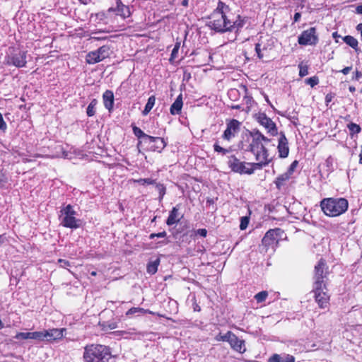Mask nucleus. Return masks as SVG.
<instances>
[{"label":"nucleus","instance_id":"1","mask_svg":"<svg viewBox=\"0 0 362 362\" xmlns=\"http://www.w3.org/2000/svg\"><path fill=\"white\" fill-rule=\"evenodd\" d=\"M252 141L250 144V151L255 156L257 163H253L255 168L261 169L267 165L270 159L266 148V144L270 139L265 137L261 132L257 131L252 134Z\"/></svg>","mask_w":362,"mask_h":362},{"label":"nucleus","instance_id":"2","mask_svg":"<svg viewBox=\"0 0 362 362\" xmlns=\"http://www.w3.org/2000/svg\"><path fill=\"white\" fill-rule=\"evenodd\" d=\"M84 362H115L108 349L100 344L87 345L83 356Z\"/></svg>","mask_w":362,"mask_h":362},{"label":"nucleus","instance_id":"3","mask_svg":"<svg viewBox=\"0 0 362 362\" xmlns=\"http://www.w3.org/2000/svg\"><path fill=\"white\" fill-rule=\"evenodd\" d=\"M320 206L325 215L334 217L347 210L348 202L344 198H326L321 202Z\"/></svg>","mask_w":362,"mask_h":362},{"label":"nucleus","instance_id":"4","mask_svg":"<svg viewBox=\"0 0 362 362\" xmlns=\"http://www.w3.org/2000/svg\"><path fill=\"white\" fill-rule=\"evenodd\" d=\"M76 211L70 204L61 209L59 215L61 224L64 227L69 228H79L80 220L76 218Z\"/></svg>","mask_w":362,"mask_h":362},{"label":"nucleus","instance_id":"5","mask_svg":"<svg viewBox=\"0 0 362 362\" xmlns=\"http://www.w3.org/2000/svg\"><path fill=\"white\" fill-rule=\"evenodd\" d=\"M313 292L315 299L320 308H325L329 304V296L327 292L325 284L319 281H314Z\"/></svg>","mask_w":362,"mask_h":362},{"label":"nucleus","instance_id":"6","mask_svg":"<svg viewBox=\"0 0 362 362\" xmlns=\"http://www.w3.org/2000/svg\"><path fill=\"white\" fill-rule=\"evenodd\" d=\"M228 164L233 172L240 174L251 175L254 173L255 170L257 169L253 166V163L241 162L234 156H231L229 158Z\"/></svg>","mask_w":362,"mask_h":362},{"label":"nucleus","instance_id":"7","mask_svg":"<svg viewBox=\"0 0 362 362\" xmlns=\"http://www.w3.org/2000/svg\"><path fill=\"white\" fill-rule=\"evenodd\" d=\"M211 22L212 29L218 32L231 31V20L223 13H214Z\"/></svg>","mask_w":362,"mask_h":362},{"label":"nucleus","instance_id":"8","mask_svg":"<svg viewBox=\"0 0 362 362\" xmlns=\"http://www.w3.org/2000/svg\"><path fill=\"white\" fill-rule=\"evenodd\" d=\"M109 55L110 48L108 46L104 45L97 50L88 53L86 57V61L89 64H94L107 58Z\"/></svg>","mask_w":362,"mask_h":362},{"label":"nucleus","instance_id":"9","mask_svg":"<svg viewBox=\"0 0 362 362\" xmlns=\"http://www.w3.org/2000/svg\"><path fill=\"white\" fill-rule=\"evenodd\" d=\"M282 234L283 230L280 228L270 229L264 236L262 239V245L267 248L270 246L274 247V246L278 243Z\"/></svg>","mask_w":362,"mask_h":362},{"label":"nucleus","instance_id":"10","mask_svg":"<svg viewBox=\"0 0 362 362\" xmlns=\"http://www.w3.org/2000/svg\"><path fill=\"white\" fill-rule=\"evenodd\" d=\"M317 40L318 38L315 28H310L303 31L298 37V43L303 45H314L317 42Z\"/></svg>","mask_w":362,"mask_h":362},{"label":"nucleus","instance_id":"11","mask_svg":"<svg viewBox=\"0 0 362 362\" xmlns=\"http://www.w3.org/2000/svg\"><path fill=\"white\" fill-rule=\"evenodd\" d=\"M256 119L257 122L267 129L269 134L272 136L277 134L278 131L276 124L268 117L265 113H259Z\"/></svg>","mask_w":362,"mask_h":362},{"label":"nucleus","instance_id":"12","mask_svg":"<svg viewBox=\"0 0 362 362\" xmlns=\"http://www.w3.org/2000/svg\"><path fill=\"white\" fill-rule=\"evenodd\" d=\"M240 122L236 119H232L227 124V128L225 130L223 137L230 141L240 130Z\"/></svg>","mask_w":362,"mask_h":362},{"label":"nucleus","instance_id":"13","mask_svg":"<svg viewBox=\"0 0 362 362\" xmlns=\"http://www.w3.org/2000/svg\"><path fill=\"white\" fill-rule=\"evenodd\" d=\"M64 329H52L41 331L42 341H48L59 339L63 337Z\"/></svg>","mask_w":362,"mask_h":362},{"label":"nucleus","instance_id":"14","mask_svg":"<svg viewBox=\"0 0 362 362\" xmlns=\"http://www.w3.org/2000/svg\"><path fill=\"white\" fill-rule=\"evenodd\" d=\"M228 343L233 349L239 353H244L246 351L245 341L238 339L234 334H233Z\"/></svg>","mask_w":362,"mask_h":362},{"label":"nucleus","instance_id":"15","mask_svg":"<svg viewBox=\"0 0 362 362\" xmlns=\"http://www.w3.org/2000/svg\"><path fill=\"white\" fill-rule=\"evenodd\" d=\"M11 63L16 67L25 66L26 64V53L23 51L15 53L11 58Z\"/></svg>","mask_w":362,"mask_h":362},{"label":"nucleus","instance_id":"16","mask_svg":"<svg viewBox=\"0 0 362 362\" xmlns=\"http://www.w3.org/2000/svg\"><path fill=\"white\" fill-rule=\"evenodd\" d=\"M278 151L281 158H286L288 155L289 148L288 146V141L284 134H281L279 139Z\"/></svg>","mask_w":362,"mask_h":362},{"label":"nucleus","instance_id":"17","mask_svg":"<svg viewBox=\"0 0 362 362\" xmlns=\"http://www.w3.org/2000/svg\"><path fill=\"white\" fill-rule=\"evenodd\" d=\"M115 11L117 15H119L123 18L129 17L131 14L129 7L124 6L120 0L117 1V8H110L108 11Z\"/></svg>","mask_w":362,"mask_h":362},{"label":"nucleus","instance_id":"18","mask_svg":"<svg viewBox=\"0 0 362 362\" xmlns=\"http://www.w3.org/2000/svg\"><path fill=\"white\" fill-rule=\"evenodd\" d=\"M326 264L323 259H320L317 264L315 267V281H320L325 283L324 278V271L325 268Z\"/></svg>","mask_w":362,"mask_h":362},{"label":"nucleus","instance_id":"19","mask_svg":"<svg viewBox=\"0 0 362 362\" xmlns=\"http://www.w3.org/2000/svg\"><path fill=\"white\" fill-rule=\"evenodd\" d=\"M42 334L40 332H18L16 334L15 339H35L42 341Z\"/></svg>","mask_w":362,"mask_h":362},{"label":"nucleus","instance_id":"20","mask_svg":"<svg viewBox=\"0 0 362 362\" xmlns=\"http://www.w3.org/2000/svg\"><path fill=\"white\" fill-rule=\"evenodd\" d=\"M268 362H295V358L294 356L286 354H274L269 357Z\"/></svg>","mask_w":362,"mask_h":362},{"label":"nucleus","instance_id":"21","mask_svg":"<svg viewBox=\"0 0 362 362\" xmlns=\"http://www.w3.org/2000/svg\"><path fill=\"white\" fill-rule=\"evenodd\" d=\"M103 103L105 107L108 110H111L114 104V95L111 90H106L103 93Z\"/></svg>","mask_w":362,"mask_h":362},{"label":"nucleus","instance_id":"22","mask_svg":"<svg viewBox=\"0 0 362 362\" xmlns=\"http://www.w3.org/2000/svg\"><path fill=\"white\" fill-rule=\"evenodd\" d=\"M182 105V95L180 94L170 107V113L172 115H178L181 112Z\"/></svg>","mask_w":362,"mask_h":362},{"label":"nucleus","instance_id":"23","mask_svg":"<svg viewBox=\"0 0 362 362\" xmlns=\"http://www.w3.org/2000/svg\"><path fill=\"white\" fill-rule=\"evenodd\" d=\"M148 139L149 142L155 143V145L151 147L153 148L154 151H160L165 146L164 140L160 137H153L151 136H148Z\"/></svg>","mask_w":362,"mask_h":362},{"label":"nucleus","instance_id":"24","mask_svg":"<svg viewBox=\"0 0 362 362\" xmlns=\"http://www.w3.org/2000/svg\"><path fill=\"white\" fill-rule=\"evenodd\" d=\"M180 219V218L179 217L178 209L177 207H173L169 214L166 223L168 226H172L179 222Z\"/></svg>","mask_w":362,"mask_h":362},{"label":"nucleus","instance_id":"25","mask_svg":"<svg viewBox=\"0 0 362 362\" xmlns=\"http://www.w3.org/2000/svg\"><path fill=\"white\" fill-rule=\"evenodd\" d=\"M255 52L259 59H263L268 55V49L262 44V42L256 44Z\"/></svg>","mask_w":362,"mask_h":362},{"label":"nucleus","instance_id":"26","mask_svg":"<svg viewBox=\"0 0 362 362\" xmlns=\"http://www.w3.org/2000/svg\"><path fill=\"white\" fill-rule=\"evenodd\" d=\"M155 103H156L155 96L151 95V97H149L148 99L147 103L146 104V106L144 107V110L142 112V114L144 115H147L150 112V111L152 110V108L153 107Z\"/></svg>","mask_w":362,"mask_h":362},{"label":"nucleus","instance_id":"27","mask_svg":"<svg viewBox=\"0 0 362 362\" xmlns=\"http://www.w3.org/2000/svg\"><path fill=\"white\" fill-rule=\"evenodd\" d=\"M344 42L351 47L352 48L356 49L358 47V40L351 35H346L343 38Z\"/></svg>","mask_w":362,"mask_h":362},{"label":"nucleus","instance_id":"28","mask_svg":"<svg viewBox=\"0 0 362 362\" xmlns=\"http://www.w3.org/2000/svg\"><path fill=\"white\" fill-rule=\"evenodd\" d=\"M291 175H289V173H283L282 175H281L280 176H279L277 178H276V185L277 186L278 188L280 187L281 185H284V183L288 180L291 177Z\"/></svg>","mask_w":362,"mask_h":362},{"label":"nucleus","instance_id":"29","mask_svg":"<svg viewBox=\"0 0 362 362\" xmlns=\"http://www.w3.org/2000/svg\"><path fill=\"white\" fill-rule=\"evenodd\" d=\"M145 313L152 314L153 313L148 310H145L141 308H132L127 312L126 315H134V314L141 315V314H145Z\"/></svg>","mask_w":362,"mask_h":362},{"label":"nucleus","instance_id":"30","mask_svg":"<svg viewBox=\"0 0 362 362\" xmlns=\"http://www.w3.org/2000/svg\"><path fill=\"white\" fill-rule=\"evenodd\" d=\"M159 262L160 261L158 259L154 262H150L147 266V272L151 274H155L158 270Z\"/></svg>","mask_w":362,"mask_h":362},{"label":"nucleus","instance_id":"31","mask_svg":"<svg viewBox=\"0 0 362 362\" xmlns=\"http://www.w3.org/2000/svg\"><path fill=\"white\" fill-rule=\"evenodd\" d=\"M96 105L97 100L95 99H93L88 105L86 110V113L88 117H92L95 115Z\"/></svg>","mask_w":362,"mask_h":362},{"label":"nucleus","instance_id":"32","mask_svg":"<svg viewBox=\"0 0 362 362\" xmlns=\"http://www.w3.org/2000/svg\"><path fill=\"white\" fill-rule=\"evenodd\" d=\"M244 25V21L240 18V16L237 17V20L235 21H231V30L236 29L238 30L240 28Z\"/></svg>","mask_w":362,"mask_h":362},{"label":"nucleus","instance_id":"33","mask_svg":"<svg viewBox=\"0 0 362 362\" xmlns=\"http://www.w3.org/2000/svg\"><path fill=\"white\" fill-rule=\"evenodd\" d=\"M233 333H232L231 332H228L226 334H219L218 335H217L216 337V340L218 341H228L229 342L230 341V339L232 337Z\"/></svg>","mask_w":362,"mask_h":362},{"label":"nucleus","instance_id":"34","mask_svg":"<svg viewBox=\"0 0 362 362\" xmlns=\"http://www.w3.org/2000/svg\"><path fill=\"white\" fill-rule=\"evenodd\" d=\"M133 182L141 184L142 185L156 184V180H153L151 178H144V179L141 178V179H138V180H133Z\"/></svg>","mask_w":362,"mask_h":362},{"label":"nucleus","instance_id":"35","mask_svg":"<svg viewBox=\"0 0 362 362\" xmlns=\"http://www.w3.org/2000/svg\"><path fill=\"white\" fill-rule=\"evenodd\" d=\"M267 296H268L267 291H261V292L257 293L255 296V298L257 301V303H262L267 299Z\"/></svg>","mask_w":362,"mask_h":362},{"label":"nucleus","instance_id":"36","mask_svg":"<svg viewBox=\"0 0 362 362\" xmlns=\"http://www.w3.org/2000/svg\"><path fill=\"white\" fill-rule=\"evenodd\" d=\"M156 187L159 193V200L161 201L165 194L166 188L160 183H156Z\"/></svg>","mask_w":362,"mask_h":362},{"label":"nucleus","instance_id":"37","mask_svg":"<svg viewBox=\"0 0 362 362\" xmlns=\"http://www.w3.org/2000/svg\"><path fill=\"white\" fill-rule=\"evenodd\" d=\"M133 132L138 138L145 137L148 139V135L146 134L140 128L137 127H133Z\"/></svg>","mask_w":362,"mask_h":362},{"label":"nucleus","instance_id":"38","mask_svg":"<svg viewBox=\"0 0 362 362\" xmlns=\"http://www.w3.org/2000/svg\"><path fill=\"white\" fill-rule=\"evenodd\" d=\"M249 221H250L249 217H247V216L241 217L240 224V230H245L247 228V227L248 226Z\"/></svg>","mask_w":362,"mask_h":362},{"label":"nucleus","instance_id":"39","mask_svg":"<svg viewBox=\"0 0 362 362\" xmlns=\"http://www.w3.org/2000/svg\"><path fill=\"white\" fill-rule=\"evenodd\" d=\"M308 74V68L307 66L302 64H299V75L301 77L307 76Z\"/></svg>","mask_w":362,"mask_h":362},{"label":"nucleus","instance_id":"40","mask_svg":"<svg viewBox=\"0 0 362 362\" xmlns=\"http://www.w3.org/2000/svg\"><path fill=\"white\" fill-rule=\"evenodd\" d=\"M348 128L349 131L353 133H359L361 132L360 126L355 123H350L348 124Z\"/></svg>","mask_w":362,"mask_h":362},{"label":"nucleus","instance_id":"41","mask_svg":"<svg viewBox=\"0 0 362 362\" xmlns=\"http://www.w3.org/2000/svg\"><path fill=\"white\" fill-rule=\"evenodd\" d=\"M228 7L225 5L223 2H219L218 4L217 10L218 11L216 13H223L226 14V10H228Z\"/></svg>","mask_w":362,"mask_h":362},{"label":"nucleus","instance_id":"42","mask_svg":"<svg viewBox=\"0 0 362 362\" xmlns=\"http://www.w3.org/2000/svg\"><path fill=\"white\" fill-rule=\"evenodd\" d=\"M307 83L309 84L311 87H314L319 82L318 78L317 77H310L308 78Z\"/></svg>","mask_w":362,"mask_h":362},{"label":"nucleus","instance_id":"43","mask_svg":"<svg viewBox=\"0 0 362 362\" xmlns=\"http://www.w3.org/2000/svg\"><path fill=\"white\" fill-rule=\"evenodd\" d=\"M214 147V151L216 152H220V153H222L223 154H226L228 152V150L222 148L218 144H215Z\"/></svg>","mask_w":362,"mask_h":362},{"label":"nucleus","instance_id":"44","mask_svg":"<svg viewBox=\"0 0 362 362\" xmlns=\"http://www.w3.org/2000/svg\"><path fill=\"white\" fill-rule=\"evenodd\" d=\"M167 235L166 232L165 231H163V232H160V233H151L150 235V238L151 239H153V238L155 237H158V238H164Z\"/></svg>","mask_w":362,"mask_h":362},{"label":"nucleus","instance_id":"45","mask_svg":"<svg viewBox=\"0 0 362 362\" xmlns=\"http://www.w3.org/2000/svg\"><path fill=\"white\" fill-rule=\"evenodd\" d=\"M297 164H298V162L296 160H295L294 162H293L291 163V165H290L288 170L286 171L287 173H289V175H292L295 168H296L297 166Z\"/></svg>","mask_w":362,"mask_h":362},{"label":"nucleus","instance_id":"46","mask_svg":"<svg viewBox=\"0 0 362 362\" xmlns=\"http://www.w3.org/2000/svg\"><path fill=\"white\" fill-rule=\"evenodd\" d=\"M178 50H179V45H177L175 46V47L173 48V49L172 51L170 60L175 59L177 57V54L178 53Z\"/></svg>","mask_w":362,"mask_h":362},{"label":"nucleus","instance_id":"47","mask_svg":"<svg viewBox=\"0 0 362 362\" xmlns=\"http://www.w3.org/2000/svg\"><path fill=\"white\" fill-rule=\"evenodd\" d=\"M58 262L60 264V266L63 268L70 266V263L65 259H59Z\"/></svg>","mask_w":362,"mask_h":362},{"label":"nucleus","instance_id":"48","mask_svg":"<svg viewBox=\"0 0 362 362\" xmlns=\"http://www.w3.org/2000/svg\"><path fill=\"white\" fill-rule=\"evenodd\" d=\"M6 128V124L4 120L2 115L0 113V129L4 130Z\"/></svg>","mask_w":362,"mask_h":362},{"label":"nucleus","instance_id":"49","mask_svg":"<svg viewBox=\"0 0 362 362\" xmlns=\"http://www.w3.org/2000/svg\"><path fill=\"white\" fill-rule=\"evenodd\" d=\"M326 165L331 169L332 168L333 159L331 156L328 157L325 160Z\"/></svg>","mask_w":362,"mask_h":362},{"label":"nucleus","instance_id":"50","mask_svg":"<svg viewBox=\"0 0 362 362\" xmlns=\"http://www.w3.org/2000/svg\"><path fill=\"white\" fill-rule=\"evenodd\" d=\"M196 233L202 237H206L207 234L206 230L204 228L198 229Z\"/></svg>","mask_w":362,"mask_h":362},{"label":"nucleus","instance_id":"51","mask_svg":"<svg viewBox=\"0 0 362 362\" xmlns=\"http://www.w3.org/2000/svg\"><path fill=\"white\" fill-rule=\"evenodd\" d=\"M334 95L332 93L327 94L325 96V103L327 105L332 100Z\"/></svg>","mask_w":362,"mask_h":362},{"label":"nucleus","instance_id":"52","mask_svg":"<svg viewBox=\"0 0 362 362\" xmlns=\"http://www.w3.org/2000/svg\"><path fill=\"white\" fill-rule=\"evenodd\" d=\"M351 69H352L351 66H346V67L344 68L341 71V72L343 73L344 74L346 75V74H348L350 72Z\"/></svg>","mask_w":362,"mask_h":362},{"label":"nucleus","instance_id":"53","mask_svg":"<svg viewBox=\"0 0 362 362\" xmlns=\"http://www.w3.org/2000/svg\"><path fill=\"white\" fill-rule=\"evenodd\" d=\"M361 77H362V73L356 71L354 78L356 80H358Z\"/></svg>","mask_w":362,"mask_h":362},{"label":"nucleus","instance_id":"54","mask_svg":"<svg viewBox=\"0 0 362 362\" xmlns=\"http://www.w3.org/2000/svg\"><path fill=\"white\" fill-rule=\"evenodd\" d=\"M300 13H296L293 17L294 21L298 22L300 18Z\"/></svg>","mask_w":362,"mask_h":362},{"label":"nucleus","instance_id":"55","mask_svg":"<svg viewBox=\"0 0 362 362\" xmlns=\"http://www.w3.org/2000/svg\"><path fill=\"white\" fill-rule=\"evenodd\" d=\"M5 181V176L2 171L0 170V182H3Z\"/></svg>","mask_w":362,"mask_h":362},{"label":"nucleus","instance_id":"56","mask_svg":"<svg viewBox=\"0 0 362 362\" xmlns=\"http://www.w3.org/2000/svg\"><path fill=\"white\" fill-rule=\"evenodd\" d=\"M356 12L358 14H362V5H359L356 7Z\"/></svg>","mask_w":362,"mask_h":362},{"label":"nucleus","instance_id":"57","mask_svg":"<svg viewBox=\"0 0 362 362\" xmlns=\"http://www.w3.org/2000/svg\"><path fill=\"white\" fill-rule=\"evenodd\" d=\"M62 156L64 158H68V153L66 151H64L62 153Z\"/></svg>","mask_w":362,"mask_h":362},{"label":"nucleus","instance_id":"58","mask_svg":"<svg viewBox=\"0 0 362 362\" xmlns=\"http://www.w3.org/2000/svg\"><path fill=\"white\" fill-rule=\"evenodd\" d=\"M188 1H189V0H183V1H182V5H183V6H187V4H188Z\"/></svg>","mask_w":362,"mask_h":362},{"label":"nucleus","instance_id":"59","mask_svg":"<svg viewBox=\"0 0 362 362\" xmlns=\"http://www.w3.org/2000/svg\"><path fill=\"white\" fill-rule=\"evenodd\" d=\"M349 89L351 92H354L356 90V88L354 86H350Z\"/></svg>","mask_w":362,"mask_h":362},{"label":"nucleus","instance_id":"60","mask_svg":"<svg viewBox=\"0 0 362 362\" xmlns=\"http://www.w3.org/2000/svg\"><path fill=\"white\" fill-rule=\"evenodd\" d=\"M90 274H91L92 276H96V275H97V272H95V271H93V272L90 273Z\"/></svg>","mask_w":362,"mask_h":362},{"label":"nucleus","instance_id":"61","mask_svg":"<svg viewBox=\"0 0 362 362\" xmlns=\"http://www.w3.org/2000/svg\"><path fill=\"white\" fill-rule=\"evenodd\" d=\"M333 37H334V38H336L337 37H338V35H337V33H333Z\"/></svg>","mask_w":362,"mask_h":362},{"label":"nucleus","instance_id":"62","mask_svg":"<svg viewBox=\"0 0 362 362\" xmlns=\"http://www.w3.org/2000/svg\"><path fill=\"white\" fill-rule=\"evenodd\" d=\"M3 243V238L1 235H0V244Z\"/></svg>","mask_w":362,"mask_h":362}]
</instances>
